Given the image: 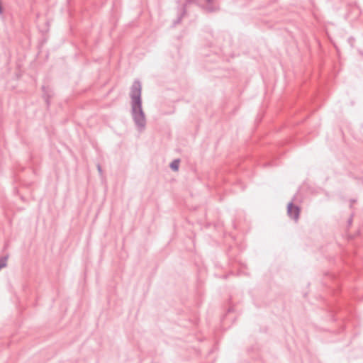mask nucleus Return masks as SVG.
<instances>
[{
  "instance_id": "obj_3",
  "label": "nucleus",
  "mask_w": 363,
  "mask_h": 363,
  "mask_svg": "<svg viewBox=\"0 0 363 363\" xmlns=\"http://www.w3.org/2000/svg\"><path fill=\"white\" fill-rule=\"evenodd\" d=\"M203 9L208 13L216 12L219 10L218 6L214 4L213 3L208 4V5L203 6Z\"/></svg>"
},
{
  "instance_id": "obj_9",
  "label": "nucleus",
  "mask_w": 363,
  "mask_h": 363,
  "mask_svg": "<svg viewBox=\"0 0 363 363\" xmlns=\"http://www.w3.org/2000/svg\"><path fill=\"white\" fill-rule=\"evenodd\" d=\"M195 0H186V4H184V5H185V6H186V4H191L192 2H194Z\"/></svg>"
},
{
  "instance_id": "obj_2",
  "label": "nucleus",
  "mask_w": 363,
  "mask_h": 363,
  "mask_svg": "<svg viewBox=\"0 0 363 363\" xmlns=\"http://www.w3.org/2000/svg\"><path fill=\"white\" fill-rule=\"evenodd\" d=\"M300 211V208L298 206L294 205L293 202H290L287 205L288 216L296 221L298 220L299 218Z\"/></svg>"
},
{
  "instance_id": "obj_7",
  "label": "nucleus",
  "mask_w": 363,
  "mask_h": 363,
  "mask_svg": "<svg viewBox=\"0 0 363 363\" xmlns=\"http://www.w3.org/2000/svg\"><path fill=\"white\" fill-rule=\"evenodd\" d=\"M179 160H174L171 162L169 167L173 171H177L179 169Z\"/></svg>"
},
{
  "instance_id": "obj_1",
  "label": "nucleus",
  "mask_w": 363,
  "mask_h": 363,
  "mask_svg": "<svg viewBox=\"0 0 363 363\" xmlns=\"http://www.w3.org/2000/svg\"><path fill=\"white\" fill-rule=\"evenodd\" d=\"M142 85L139 80L133 82L130 87L131 116L137 130L142 132L146 127V116L143 109L141 98Z\"/></svg>"
},
{
  "instance_id": "obj_8",
  "label": "nucleus",
  "mask_w": 363,
  "mask_h": 363,
  "mask_svg": "<svg viewBox=\"0 0 363 363\" xmlns=\"http://www.w3.org/2000/svg\"><path fill=\"white\" fill-rule=\"evenodd\" d=\"M97 169L100 174H102V168L99 164H97Z\"/></svg>"
},
{
  "instance_id": "obj_4",
  "label": "nucleus",
  "mask_w": 363,
  "mask_h": 363,
  "mask_svg": "<svg viewBox=\"0 0 363 363\" xmlns=\"http://www.w3.org/2000/svg\"><path fill=\"white\" fill-rule=\"evenodd\" d=\"M43 96L45 99V102L48 106L50 104V99L52 96V94L48 91L45 86H43Z\"/></svg>"
},
{
  "instance_id": "obj_6",
  "label": "nucleus",
  "mask_w": 363,
  "mask_h": 363,
  "mask_svg": "<svg viewBox=\"0 0 363 363\" xmlns=\"http://www.w3.org/2000/svg\"><path fill=\"white\" fill-rule=\"evenodd\" d=\"M182 9V12L179 15V16L174 21V26H176L177 24L180 23V22L182 21V19L183 16H184V14L186 13L185 5H183Z\"/></svg>"
},
{
  "instance_id": "obj_5",
  "label": "nucleus",
  "mask_w": 363,
  "mask_h": 363,
  "mask_svg": "<svg viewBox=\"0 0 363 363\" xmlns=\"http://www.w3.org/2000/svg\"><path fill=\"white\" fill-rule=\"evenodd\" d=\"M8 258H9L8 255H6L5 256L0 257V269L6 267Z\"/></svg>"
},
{
  "instance_id": "obj_10",
  "label": "nucleus",
  "mask_w": 363,
  "mask_h": 363,
  "mask_svg": "<svg viewBox=\"0 0 363 363\" xmlns=\"http://www.w3.org/2000/svg\"><path fill=\"white\" fill-rule=\"evenodd\" d=\"M208 4L213 3L214 0H206Z\"/></svg>"
}]
</instances>
